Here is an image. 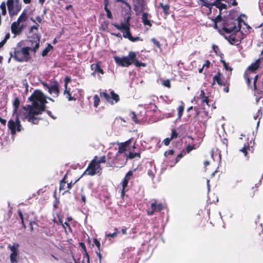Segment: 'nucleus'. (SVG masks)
<instances>
[{"label":"nucleus","mask_w":263,"mask_h":263,"mask_svg":"<svg viewBox=\"0 0 263 263\" xmlns=\"http://www.w3.org/2000/svg\"><path fill=\"white\" fill-rule=\"evenodd\" d=\"M29 100L32 104L26 105L22 107V109L25 111L23 113L24 120H27L32 124H37L39 121L42 120V118L39 116L42 115L44 111L51 118L53 119L56 118L51 111L46 109V104L47 103L46 97L41 90H35L29 98Z\"/></svg>","instance_id":"obj_1"},{"label":"nucleus","mask_w":263,"mask_h":263,"mask_svg":"<svg viewBox=\"0 0 263 263\" xmlns=\"http://www.w3.org/2000/svg\"><path fill=\"white\" fill-rule=\"evenodd\" d=\"M29 100L32 104L26 105L22 107V109L25 111L23 113L24 120H27L32 124H37L39 121L42 120V118L39 116L42 115L44 111L51 118L53 119L56 118L51 111L46 109V104L47 103L46 97L41 90H35L29 98Z\"/></svg>","instance_id":"obj_2"},{"label":"nucleus","mask_w":263,"mask_h":263,"mask_svg":"<svg viewBox=\"0 0 263 263\" xmlns=\"http://www.w3.org/2000/svg\"><path fill=\"white\" fill-rule=\"evenodd\" d=\"M241 22H243L248 28L251 29L240 17H238L237 20L230 18L222 19L221 17V20L218 23L217 27H215V26L214 27V28L218 30L221 34H223V32L229 34L235 31H240Z\"/></svg>","instance_id":"obj_3"},{"label":"nucleus","mask_w":263,"mask_h":263,"mask_svg":"<svg viewBox=\"0 0 263 263\" xmlns=\"http://www.w3.org/2000/svg\"><path fill=\"white\" fill-rule=\"evenodd\" d=\"M114 60L117 65L121 67H128L134 64L137 67L146 66V64L138 61L137 54L134 51H129L128 56L120 58L118 56L114 57Z\"/></svg>","instance_id":"obj_4"},{"label":"nucleus","mask_w":263,"mask_h":263,"mask_svg":"<svg viewBox=\"0 0 263 263\" xmlns=\"http://www.w3.org/2000/svg\"><path fill=\"white\" fill-rule=\"evenodd\" d=\"M13 49V52H10V57L9 62L11 58L18 62H27L30 60L31 57L29 53L30 48L29 47H22L18 43Z\"/></svg>","instance_id":"obj_5"},{"label":"nucleus","mask_w":263,"mask_h":263,"mask_svg":"<svg viewBox=\"0 0 263 263\" xmlns=\"http://www.w3.org/2000/svg\"><path fill=\"white\" fill-rule=\"evenodd\" d=\"M130 17L128 16L125 23L122 22L120 25L117 23H112L111 24L117 29L123 32V36L124 38L128 39L129 41L134 42L138 41H142L140 37H134L132 36L130 29Z\"/></svg>","instance_id":"obj_6"},{"label":"nucleus","mask_w":263,"mask_h":263,"mask_svg":"<svg viewBox=\"0 0 263 263\" xmlns=\"http://www.w3.org/2000/svg\"><path fill=\"white\" fill-rule=\"evenodd\" d=\"M7 125L12 135H15L16 132H20L24 129L21 124L18 115H16L14 119H10Z\"/></svg>","instance_id":"obj_7"},{"label":"nucleus","mask_w":263,"mask_h":263,"mask_svg":"<svg viewBox=\"0 0 263 263\" xmlns=\"http://www.w3.org/2000/svg\"><path fill=\"white\" fill-rule=\"evenodd\" d=\"M222 77V74L220 71H218L217 73L213 77V85L216 82L219 85L224 86L223 91L228 93L230 85V77L229 75L226 79H223Z\"/></svg>","instance_id":"obj_8"},{"label":"nucleus","mask_w":263,"mask_h":263,"mask_svg":"<svg viewBox=\"0 0 263 263\" xmlns=\"http://www.w3.org/2000/svg\"><path fill=\"white\" fill-rule=\"evenodd\" d=\"M216 6L219 10V14L213 21L215 23V27H217L218 23L221 20V11L222 9H227V5L220 2V1H215L213 3H205V7H207L211 11L213 6Z\"/></svg>","instance_id":"obj_9"},{"label":"nucleus","mask_w":263,"mask_h":263,"mask_svg":"<svg viewBox=\"0 0 263 263\" xmlns=\"http://www.w3.org/2000/svg\"><path fill=\"white\" fill-rule=\"evenodd\" d=\"M260 59H258L254 63H252L245 72L244 78L249 88H252L251 80L252 79V77L251 76V73L255 72L260 67Z\"/></svg>","instance_id":"obj_10"},{"label":"nucleus","mask_w":263,"mask_h":263,"mask_svg":"<svg viewBox=\"0 0 263 263\" xmlns=\"http://www.w3.org/2000/svg\"><path fill=\"white\" fill-rule=\"evenodd\" d=\"M97 159V156L94 157L93 159L90 162L83 175L90 176H94L102 170L101 165L96 162V159Z\"/></svg>","instance_id":"obj_11"},{"label":"nucleus","mask_w":263,"mask_h":263,"mask_svg":"<svg viewBox=\"0 0 263 263\" xmlns=\"http://www.w3.org/2000/svg\"><path fill=\"white\" fill-rule=\"evenodd\" d=\"M251 86L255 93L263 95V73L257 74L253 78V85Z\"/></svg>","instance_id":"obj_12"},{"label":"nucleus","mask_w":263,"mask_h":263,"mask_svg":"<svg viewBox=\"0 0 263 263\" xmlns=\"http://www.w3.org/2000/svg\"><path fill=\"white\" fill-rule=\"evenodd\" d=\"M166 205L161 202L158 203L156 199H153L151 203V208L146 210V212L148 216H152L155 213L160 212L166 208Z\"/></svg>","instance_id":"obj_13"},{"label":"nucleus","mask_w":263,"mask_h":263,"mask_svg":"<svg viewBox=\"0 0 263 263\" xmlns=\"http://www.w3.org/2000/svg\"><path fill=\"white\" fill-rule=\"evenodd\" d=\"M230 34L229 35H224V36L231 44L238 45L240 44L243 38V34L241 32H240V31H235Z\"/></svg>","instance_id":"obj_14"},{"label":"nucleus","mask_w":263,"mask_h":263,"mask_svg":"<svg viewBox=\"0 0 263 263\" xmlns=\"http://www.w3.org/2000/svg\"><path fill=\"white\" fill-rule=\"evenodd\" d=\"M44 88L47 89L48 92L53 94L54 97H58L60 94V85L58 81H54L48 85L45 82H42Z\"/></svg>","instance_id":"obj_15"},{"label":"nucleus","mask_w":263,"mask_h":263,"mask_svg":"<svg viewBox=\"0 0 263 263\" xmlns=\"http://www.w3.org/2000/svg\"><path fill=\"white\" fill-rule=\"evenodd\" d=\"M7 5L9 15L11 16L16 15L22 8L21 3L14 4V0H7Z\"/></svg>","instance_id":"obj_16"},{"label":"nucleus","mask_w":263,"mask_h":263,"mask_svg":"<svg viewBox=\"0 0 263 263\" xmlns=\"http://www.w3.org/2000/svg\"><path fill=\"white\" fill-rule=\"evenodd\" d=\"M111 96H110L106 91L101 92L100 95L101 98H104L107 102L114 104L115 103H117L120 101L119 96L116 93L114 90H111L110 92Z\"/></svg>","instance_id":"obj_17"},{"label":"nucleus","mask_w":263,"mask_h":263,"mask_svg":"<svg viewBox=\"0 0 263 263\" xmlns=\"http://www.w3.org/2000/svg\"><path fill=\"white\" fill-rule=\"evenodd\" d=\"M132 140L133 139L130 138L125 142L120 144L118 147V151L117 153L118 158L122 157V158H124V157L126 156L127 154L126 152L127 151L129 145L132 143Z\"/></svg>","instance_id":"obj_18"},{"label":"nucleus","mask_w":263,"mask_h":263,"mask_svg":"<svg viewBox=\"0 0 263 263\" xmlns=\"http://www.w3.org/2000/svg\"><path fill=\"white\" fill-rule=\"evenodd\" d=\"M20 245L17 243H14L12 245H8V248L10 249L11 254L10 260L11 263H17V258L18 255V248Z\"/></svg>","instance_id":"obj_19"},{"label":"nucleus","mask_w":263,"mask_h":263,"mask_svg":"<svg viewBox=\"0 0 263 263\" xmlns=\"http://www.w3.org/2000/svg\"><path fill=\"white\" fill-rule=\"evenodd\" d=\"M81 92V90L79 88H76L70 91V88H65L64 91V95L69 101H76L78 98V94Z\"/></svg>","instance_id":"obj_20"},{"label":"nucleus","mask_w":263,"mask_h":263,"mask_svg":"<svg viewBox=\"0 0 263 263\" xmlns=\"http://www.w3.org/2000/svg\"><path fill=\"white\" fill-rule=\"evenodd\" d=\"M41 35L39 33H34L33 36V40H30L31 44L30 47H29L30 49V50L32 51L34 53H35L39 48L40 42Z\"/></svg>","instance_id":"obj_21"},{"label":"nucleus","mask_w":263,"mask_h":263,"mask_svg":"<svg viewBox=\"0 0 263 263\" xmlns=\"http://www.w3.org/2000/svg\"><path fill=\"white\" fill-rule=\"evenodd\" d=\"M67 177V174L65 175L63 179L60 181V190H64V193H69V190L71 189L72 185L75 183V182L72 183V181L70 182L67 183V185L66 183L67 182L66 181V179Z\"/></svg>","instance_id":"obj_22"},{"label":"nucleus","mask_w":263,"mask_h":263,"mask_svg":"<svg viewBox=\"0 0 263 263\" xmlns=\"http://www.w3.org/2000/svg\"><path fill=\"white\" fill-rule=\"evenodd\" d=\"M23 29L22 25L20 26V23L17 21L12 23L11 26V32L14 35H17L21 33Z\"/></svg>","instance_id":"obj_23"},{"label":"nucleus","mask_w":263,"mask_h":263,"mask_svg":"<svg viewBox=\"0 0 263 263\" xmlns=\"http://www.w3.org/2000/svg\"><path fill=\"white\" fill-rule=\"evenodd\" d=\"M145 5L143 0L138 1L137 4L134 6V10L137 15H140L144 9Z\"/></svg>","instance_id":"obj_24"},{"label":"nucleus","mask_w":263,"mask_h":263,"mask_svg":"<svg viewBox=\"0 0 263 263\" xmlns=\"http://www.w3.org/2000/svg\"><path fill=\"white\" fill-rule=\"evenodd\" d=\"M101 61H97L96 63H93L91 65V69L93 71L92 74H95L96 73H100L102 74H104V71L103 69L101 68Z\"/></svg>","instance_id":"obj_25"},{"label":"nucleus","mask_w":263,"mask_h":263,"mask_svg":"<svg viewBox=\"0 0 263 263\" xmlns=\"http://www.w3.org/2000/svg\"><path fill=\"white\" fill-rule=\"evenodd\" d=\"M247 139V141L243 143V147L240 149V152L242 153L244 156L247 158H249L248 156V152L251 151V146L250 144L252 143V140L250 141V143L248 142L249 139Z\"/></svg>","instance_id":"obj_26"},{"label":"nucleus","mask_w":263,"mask_h":263,"mask_svg":"<svg viewBox=\"0 0 263 263\" xmlns=\"http://www.w3.org/2000/svg\"><path fill=\"white\" fill-rule=\"evenodd\" d=\"M115 160V162H116V167H122L125 165L127 161H126V157H124V158H122V157L118 158L117 154H116Z\"/></svg>","instance_id":"obj_27"},{"label":"nucleus","mask_w":263,"mask_h":263,"mask_svg":"<svg viewBox=\"0 0 263 263\" xmlns=\"http://www.w3.org/2000/svg\"><path fill=\"white\" fill-rule=\"evenodd\" d=\"M111 154L108 153L106 157V163L107 167H115L116 162H115V158H111Z\"/></svg>","instance_id":"obj_28"},{"label":"nucleus","mask_w":263,"mask_h":263,"mask_svg":"<svg viewBox=\"0 0 263 263\" xmlns=\"http://www.w3.org/2000/svg\"><path fill=\"white\" fill-rule=\"evenodd\" d=\"M133 171H129L126 173L122 182V185H123V187H126L127 186L129 180H130V177L133 176Z\"/></svg>","instance_id":"obj_29"},{"label":"nucleus","mask_w":263,"mask_h":263,"mask_svg":"<svg viewBox=\"0 0 263 263\" xmlns=\"http://www.w3.org/2000/svg\"><path fill=\"white\" fill-rule=\"evenodd\" d=\"M126 161L128 159H133L135 157L141 158V150H139L138 152L133 153L130 152L128 154L126 155Z\"/></svg>","instance_id":"obj_30"},{"label":"nucleus","mask_w":263,"mask_h":263,"mask_svg":"<svg viewBox=\"0 0 263 263\" xmlns=\"http://www.w3.org/2000/svg\"><path fill=\"white\" fill-rule=\"evenodd\" d=\"M159 7L162 9L163 12L165 15H167L170 14V6L169 5H164L162 3H160L159 4Z\"/></svg>","instance_id":"obj_31"},{"label":"nucleus","mask_w":263,"mask_h":263,"mask_svg":"<svg viewBox=\"0 0 263 263\" xmlns=\"http://www.w3.org/2000/svg\"><path fill=\"white\" fill-rule=\"evenodd\" d=\"M20 104V100L18 98H15L13 102V105L14 106L13 111V116H14L15 114H17V110L19 107V105Z\"/></svg>","instance_id":"obj_32"},{"label":"nucleus","mask_w":263,"mask_h":263,"mask_svg":"<svg viewBox=\"0 0 263 263\" xmlns=\"http://www.w3.org/2000/svg\"><path fill=\"white\" fill-rule=\"evenodd\" d=\"M148 14L146 12H143L142 16V23L144 25H148L149 27L152 26L150 20L147 19Z\"/></svg>","instance_id":"obj_33"},{"label":"nucleus","mask_w":263,"mask_h":263,"mask_svg":"<svg viewBox=\"0 0 263 263\" xmlns=\"http://www.w3.org/2000/svg\"><path fill=\"white\" fill-rule=\"evenodd\" d=\"M184 104L182 101H181L180 105L177 108L178 118H181V117H182L183 111H184Z\"/></svg>","instance_id":"obj_34"},{"label":"nucleus","mask_w":263,"mask_h":263,"mask_svg":"<svg viewBox=\"0 0 263 263\" xmlns=\"http://www.w3.org/2000/svg\"><path fill=\"white\" fill-rule=\"evenodd\" d=\"M200 98L202 100L203 103H205L207 105H209V99L208 97L205 96V92L203 90H201Z\"/></svg>","instance_id":"obj_35"},{"label":"nucleus","mask_w":263,"mask_h":263,"mask_svg":"<svg viewBox=\"0 0 263 263\" xmlns=\"http://www.w3.org/2000/svg\"><path fill=\"white\" fill-rule=\"evenodd\" d=\"M28 18L27 14L25 12H23L17 20V22L21 23L22 22H25Z\"/></svg>","instance_id":"obj_36"},{"label":"nucleus","mask_w":263,"mask_h":263,"mask_svg":"<svg viewBox=\"0 0 263 263\" xmlns=\"http://www.w3.org/2000/svg\"><path fill=\"white\" fill-rule=\"evenodd\" d=\"M53 48V47L50 45L48 44V46L43 50L42 53V55L43 57L46 56L50 50Z\"/></svg>","instance_id":"obj_37"},{"label":"nucleus","mask_w":263,"mask_h":263,"mask_svg":"<svg viewBox=\"0 0 263 263\" xmlns=\"http://www.w3.org/2000/svg\"><path fill=\"white\" fill-rule=\"evenodd\" d=\"M261 117H262V111H261V109H258L257 110V111L256 112V113L255 114H254L253 116V118L255 120H256L257 118H259V120L257 122V125H258L259 124L260 119L261 118Z\"/></svg>","instance_id":"obj_38"},{"label":"nucleus","mask_w":263,"mask_h":263,"mask_svg":"<svg viewBox=\"0 0 263 263\" xmlns=\"http://www.w3.org/2000/svg\"><path fill=\"white\" fill-rule=\"evenodd\" d=\"M100 102V99L99 97L97 95H95L93 97V106L95 107H98L99 103Z\"/></svg>","instance_id":"obj_39"},{"label":"nucleus","mask_w":263,"mask_h":263,"mask_svg":"<svg viewBox=\"0 0 263 263\" xmlns=\"http://www.w3.org/2000/svg\"><path fill=\"white\" fill-rule=\"evenodd\" d=\"M258 186L255 184V186L252 187V188L248 191V193L251 197H253L255 193L258 191Z\"/></svg>","instance_id":"obj_40"},{"label":"nucleus","mask_w":263,"mask_h":263,"mask_svg":"<svg viewBox=\"0 0 263 263\" xmlns=\"http://www.w3.org/2000/svg\"><path fill=\"white\" fill-rule=\"evenodd\" d=\"M0 8L2 10V14L3 15H5L7 13L6 7V3L4 2H3L1 5Z\"/></svg>","instance_id":"obj_41"},{"label":"nucleus","mask_w":263,"mask_h":263,"mask_svg":"<svg viewBox=\"0 0 263 263\" xmlns=\"http://www.w3.org/2000/svg\"><path fill=\"white\" fill-rule=\"evenodd\" d=\"M196 148V147L195 144H194V145L188 144L185 148L186 153L189 154L192 150L195 149Z\"/></svg>","instance_id":"obj_42"},{"label":"nucleus","mask_w":263,"mask_h":263,"mask_svg":"<svg viewBox=\"0 0 263 263\" xmlns=\"http://www.w3.org/2000/svg\"><path fill=\"white\" fill-rule=\"evenodd\" d=\"M18 216H19L20 219H21V222H22V225L23 226V228L24 229H26V224L25 223V221H24V220L23 214L21 210H20V209L18 210Z\"/></svg>","instance_id":"obj_43"},{"label":"nucleus","mask_w":263,"mask_h":263,"mask_svg":"<svg viewBox=\"0 0 263 263\" xmlns=\"http://www.w3.org/2000/svg\"><path fill=\"white\" fill-rule=\"evenodd\" d=\"M107 6H106V5H105V6H104V10L106 12L107 17L108 18L112 19L113 18V17L112 15L111 12L109 10V9L108 8Z\"/></svg>","instance_id":"obj_44"},{"label":"nucleus","mask_w":263,"mask_h":263,"mask_svg":"<svg viewBox=\"0 0 263 263\" xmlns=\"http://www.w3.org/2000/svg\"><path fill=\"white\" fill-rule=\"evenodd\" d=\"M130 116L133 120V121H134L136 123H139V121L138 120L137 115H136L135 112L134 111H132L130 113Z\"/></svg>","instance_id":"obj_45"},{"label":"nucleus","mask_w":263,"mask_h":263,"mask_svg":"<svg viewBox=\"0 0 263 263\" xmlns=\"http://www.w3.org/2000/svg\"><path fill=\"white\" fill-rule=\"evenodd\" d=\"M106 157L105 156H103L101 157L99 160L96 159V162L99 165H100L101 163H106Z\"/></svg>","instance_id":"obj_46"},{"label":"nucleus","mask_w":263,"mask_h":263,"mask_svg":"<svg viewBox=\"0 0 263 263\" xmlns=\"http://www.w3.org/2000/svg\"><path fill=\"white\" fill-rule=\"evenodd\" d=\"M162 84L168 88H170L171 87V82L168 79L163 80Z\"/></svg>","instance_id":"obj_47"},{"label":"nucleus","mask_w":263,"mask_h":263,"mask_svg":"<svg viewBox=\"0 0 263 263\" xmlns=\"http://www.w3.org/2000/svg\"><path fill=\"white\" fill-rule=\"evenodd\" d=\"M116 2H121L122 4H125L127 7V8L128 9V11L130 12L131 11V6L130 5V4L128 3H127L125 0H116Z\"/></svg>","instance_id":"obj_48"},{"label":"nucleus","mask_w":263,"mask_h":263,"mask_svg":"<svg viewBox=\"0 0 263 263\" xmlns=\"http://www.w3.org/2000/svg\"><path fill=\"white\" fill-rule=\"evenodd\" d=\"M64 87L68 88V84L71 81V79L69 77L66 76L64 79Z\"/></svg>","instance_id":"obj_49"},{"label":"nucleus","mask_w":263,"mask_h":263,"mask_svg":"<svg viewBox=\"0 0 263 263\" xmlns=\"http://www.w3.org/2000/svg\"><path fill=\"white\" fill-rule=\"evenodd\" d=\"M221 63L226 70H230V71L232 70V68L228 65L224 60H221Z\"/></svg>","instance_id":"obj_50"},{"label":"nucleus","mask_w":263,"mask_h":263,"mask_svg":"<svg viewBox=\"0 0 263 263\" xmlns=\"http://www.w3.org/2000/svg\"><path fill=\"white\" fill-rule=\"evenodd\" d=\"M93 243L98 248V250L101 251V243L97 238H94Z\"/></svg>","instance_id":"obj_51"},{"label":"nucleus","mask_w":263,"mask_h":263,"mask_svg":"<svg viewBox=\"0 0 263 263\" xmlns=\"http://www.w3.org/2000/svg\"><path fill=\"white\" fill-rule=\"evenodd\" d=\"M151 41L158 48H161V44L160 42L155 38H152Z\"/></svg>","instance_id":"obj_52"},{"label":"nucleus","mask_w":263,"mask_h":263,"mask_svg":"<svg viewBox=\"0 0 263 263\" xmlns=\"http://www.w3.org/2000/svg\"><path fill=\"white\" fill-rule=\"evenodd\" d=\"M178 136V134L177 132H176L175 129H173L172 130V133H171V138H172V140L174 138H176Z\"/></svg>","instance_id":"obj_53"},{"label":"nucleus","mask_w":263,"mask_h":263,"mask_svg":"<svg viewBox=\"0 0 263 263\" xmlns=\"http://www.w3.org/2000/svg\"><path fill=\"white\" fill-rule=\"evenodd\" d=\"M119 233H120V232H115L112 233L106 234V236L107 237L114 238V237H116L117 236L118 234H119Z\"/></svg>","instance_id":"obj_54"},{"label":"nucleus","mask_w":263,"mask_h":263,"mask_svg":"<svg viewBox=\"0 0 263 263\" xmlns=\"http://www.w3.org/2000/svg\"><path fill=\"white\" fill-rule=\"evenodd\" d=\"M172 140V138H166L164 139L163 141V143L166 146H167L170 144L171 141Z\"/></svg>","instance_id":"obj_55"},{"label":"nucleus","mask_w":263,"mask_h":263,"mask_svg":"<svg viewBox=\"0 0 263 263\" xmlns=\"http://www.w3.org/2000/svg\"><path fill=\"white\" fill-rule=\"evenodd\" d=\"M62 226L63 227V228L65 229V231H66V227H67L69 231L71 232L72 231V229L70 226V225L69 224V223L67 222H65L63 223H62Z\"/></svg>","instance_id":"obj_56"},{"label":"nucleus","mask_w":263,"mask_h":263,"mask_svg":"<svg viewBox=\"0 0 263 263\" xmlns=\"http://www.w3.org/2000/svg\"><path fill=\"white\" fill-rule=\"evenodd\" d=\"M39 27V24H36V25L31 26L30 28V31H29L30 33L33 32L34 30L37 31Z\"/></svg>","instance_id":"obj_57"},{"label":"nucleus","mask_w":263,"mask_h":263,"mask_svg":"<svg viewBox=\"0 0 263 263\" xmlns=\"http://www.w3.org/2000/svg\"><path fill=\"white\" fill-rule=\"evenodd\" d=\"M183 155L182 154V153L178 154L176 158L175 163L178 162L180 161V159L183 157Z\"/></svg>","instance_id":"obj_58"},{"label":"nucleus","mask_w":263,"mask_h":263,"mask_svg":"<svg viewBox=\"0 0 263 263\" xmlns=\"http://www.w3.org/2000/svg\"><path fill=\"white\" fill-rule=\"evenodd\" d=\"M174 153V151L173 149H170L165 152L164 155L166 156V155H173Z\"/></svg>","instance_id":"obj_59"},{"label":"nucleus","mask_w":263,"mask_h":263,"mask_svg":"<svg viewBox=\"0 0 263 263\" xmlns=\"http://www.w3.org/2000/svg\"><path fill=\"white\" fill-rule=\"evenodd\" d=\"M96 254L97 256H98L99 260H100V263H101V260L102 258V256L101 254V251L98 250L96 251Z\"/></svg>","instance_id":"obj_60"},{"label":"nucleus","mask_w":263,"mask_h":263,"mask_svg":"<svg viewBox=\"0 0 263 263\" xmlns=\"http://www.w3.org/2000/svg\"><path fill=\"white\" fill-rule=\"evenodd\" d=\"M80 246L81 247L84 252H86V251H87L86 246L84 242H80Z\"/></svg>","instance_id":"obj_61"},{"label":"nucleus","mask_w":263,"mask_h":263,"mask_svg":"<svg viewBox=\"0 0 263 263\" xmlns=\"http://www.w3.org/2000/svg\"><path fill=\"white\" fill-rule=\"evenodd\" d=\"M210 62L209 60H206L205 62V63L203 65V68L206 67V68H209L210 65Z\"/></svg>","instance_id":"obj_62"},{"label":"nucleus","mask_w":263,"mask_h":263,"mask_svg":"<svg viewBox=\"0 0 263 263\" xmlns=\"http://www.w3.org/2000/svg\"><path fill=\"white\" fill-rule=\"evenodd\" d=\"M84 257H86L87 258L88 263H89V255L87 251L84 252Z\"/></svg>","instance_id":"obj_63"},{"label":"nucleus","mask_w":263,"mask_h":263,"mask_svg":"<svg viewBox=\"0 0 263 263\" xmlns=\"http://www.w3.org/2000/svg\"><path fill=\"white\" fill-rule=\"evenodd\" d=\"M125 189L126 187H123V185H122V191H121V196L122 198L124 197V195H125Z\"/></svg>","instance_id":"obj_64"}]
</instances>
